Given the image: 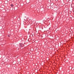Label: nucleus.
<instances>
[{
    "label": "nucleus",
    "instance_id": "nucleus-2",
    "mask_svg": "<svg viewBox=\"0 0 74 74\" xmlns=\"http://www.w3.org/2000/svg\"><path fill=\"white\" fill-rule=\"evenodd\" d=\"M53 4H54V3H51V4L50 5H51V6H53Z\"/></svg>",
    "mask_w": 74,
    "mask_h": 74
},
{
    "label": "nucleus",
    "instance_id": "nucleus-5",
    "mask_svg": "<svg viewBox=\"0 0 74 74\" xmlns=\"http://www.w3.org/2000/svg\"><path fill=\"white\" fill-rule=\"evenodd\" d=\"M10 6H11V7H13V6H14V5H13V4H12Z\"/></svg>",
    "mask_w": 74,
    "mask_h": 74
},
{
    "label": "nucleus",
    "instance_id": "nucleus-3",
    "mask_svg": "<svg viewBox=\"0 0 74 74\" xmlns=\"http://www.w3.org/2000/svg\"><path fill=\"white\" fill-rule=\"evenodd\" d=\"M20 5H21V6H23V3H21L20 4Z\"/></svg>",
    "mask_w": 74,
    "mask_h": 74
},
{
    "label": "nucleus",
    "instance_id": "nucleus-6",
    "mask_svg": "<svg viewBox=\"0 0 74 74\" xmlns=\"http://www.w3.org/2000/svg\"><path fill=\"white\" fill-rule=\"evenodd\" d=\"M48 1H50V0H49Z\"/></svg>",
    "mask_w": 74,
    "mask_h": 74
},
{
    "label": "nucleus",
    "instance_id": "nucleus-4",
    "mask_svg": "<svg viewBox=\"0 0 74 74\" xmlns=\"http://www.w3.org/2000/svg\"><path fill=\"white\" fill-rule=\"evenodd\" d=\"M30 20L29 21V22L30 24H32V23H33V22L31 21V22H30Z\"/></svg>",
    "mask_w": 74,
    "mask_h": 74
},
{
    "label": "nucleus",
    "instance_id": "nucleus-7",
    "mask_svg": "<svg viewBox=\"0 0 74 74\" xmlns=\"http://www.w3.org/2000/svg\"><path fill=\"white\" fill-rule=\"evenodd\" d=\"M48 19H49V18H48Z\"/></svg>",
    "mask_w": 74,
    "mask_h": 74
},
{
    "label": "nucleus",
    "instance_id": "nucleus-1",
    "mask_svg": "<svg viewBox=\"0 0 74 74\" xmlns=\"http://www.w3.org/2000/svg\"><path fill=\"white\" fill-rule=\"evenodd\" d=\"M26 2L27 3H29L30 2V0H26Z\"/></svg>",
    "mask_w": 74,
    "mask_h": 74
}]
</instances>
